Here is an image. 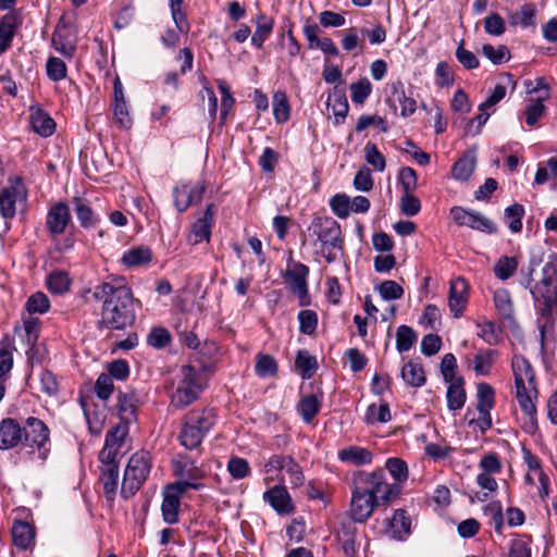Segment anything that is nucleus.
Listing matches in <instances>:
<instances>
[{
  "label": "nucleus",
  "mask_w": 557,
  "mask_h": 557,
  "mask_svg": "<svg viewBox=\"0 0 557 557\" xmlns=\"http://www.w3.org/2000/svg\"><path fill=\"white\" fill-rule=\"evenodd\" d=\"M349 516L358 523H364L381 505L387 506L399 494V486L387 482L382 469L368 472L356 471L350 481Z\"/></svg>",
  "instance_id": "f257e3e1"
},
{
  "label": "nucleus",
  "mask_w": 557,
  "mask_h": 557,
  "mask_svg": "<svg viewBox=\"0 0 557 557\" xmlns=\"http://www.w3.org/2000/svg\"><path fill=\"white\" fill-rule=\"evenodd\" d=\"M90 293L94 300L103 302L100 324L112 330H124L134 322L133 293L129 287L101 283Z\"/></svg>",
  "instance_id": "f03ea898"
},
{
  "label": "nucleus",
  "mask_w": 557,
  "mask_h": 557,
  "mask_svg": "<svg viewBox=\"0 0 557 557\" xmlns=\"http://www.w3.org/2000/svg\"><path fill=\"white\" fill-rule=\"evenodd\" d=\"M511 369L515 377L516 399L523 412L521 426L528 434H534L539 430L536 410L539 389L535 371L530 361L521 355L512 357Z\"/></svg>",
  "instance_id": "7ed1b4c3"
},
{
  "label": "nucleus",
  "mask_w": 557,
  "mask_h": 557,
  "mask_svg": "<svg viewBox=\"0 0 557 557\" xmlns=\"http://www.w3.org/2000/svg\"><path fill=\"white\" fill-rule=\"evenodd\" d=\"M219 421L213 407L195 408L183 418L178 441L188 450L198 448Z\"/></svg>",
  "instance_id": "20e7f679"
},
{
  "label": "nucleus",
  "mask_w": 557,
  "mask_h": 557,
  "mask_svg": "<svg viewBox=\"0 0 557 557\" xmlns=\"http://www.w3.org/2000/svg\"><path fill=\"white\" fill-rule=\"evenodd\" d=\"M308 232L315 237L314 245L327 263L337 260L344 252V237L339 223L331 216H315Z\"/></svg>",
  "instance_id": "39448f33"
},
{
  "label": "nucleus",
  "mask_w": 557,
  "mask_h": 557,
  "mask_svg": "<svg viewBox=\"0 0 557 557\" xmlns=\"http://www.w3.org/2000/svg\"><path fill=\"white\" fill-rule=\"evenodd\" d=\"M535 301L543 305L542 314L557 311V255L553 253L542 268V277L531 289Z\"/></svg>",
  "instance_id": "423d86ee"
},
{
  "label": "nucleus",
  "mask_w": 557,
  "mask_h": 557,
  "mask_svg": "<svg viewBox=\"0 0 557 557\" xmlns=\"http://www.w3.org/2000/svg\"><path fill=\"white\" fill-rule=\"evenodd\" d=\"M152 467V458L146 450L136 451L131 456L124 470L121 485L123 498L133 497L147 481Z\"/></svg>",
  "instance_id": "0eeeda50"
},
{
  "label": "nucleus",
  "mask_w": 557,
  "mask_h": 557,
  "mask_svg": "<svg viewBox=\"0 0 557 557\" xmlns=\"http://www.w3.org/2000/svg\"><path fill=\"white\" fill-rule=\"evenodd\" d=\"M205 387L202 374L191 366L180 369V381L172 394L171 404L176 408H184L198 399Z\"/></svg>",
  "instance_id": "6e6552de"
},
{
  "label": "nucleus",
  "mask_w": 557,
  "mask_h": 557,
  "mask_svg": "<svg viewBox=\"0 0 557 557\" xmlns=\"http://www.w3.org/2000/svg\"><path fill=\"white\" fill-rule=\"evenodd\" d=\"M201 483L190 481H177L169 484L163 491V500L161 504L162 519L168 524L178 522L181 497L188 490H200Z\"/></svg>",
  "instance_id": "1a4fd4ad"
},
{
  "label": "nucleus",
  "mask_w": 557,
  "mask_h": 557,
  "mask_svg": "<svg viewBox=\"0 0 557 557\" xmlns=\"http://www.w3.org/2000/svg\"><path fill=\"white\" fill-rule=\"evenodd\" d=\"M27 200V188L20 177L11 181L10 185L0 190V214L5 220L15 216L18 210H23Z\"/></svg>",
  "instance_id": "9d476101"
},
{
  "label": "nucleus",
  "mask_w": 557,
  "mask_h": 557,
  "mask_svg": "<svg viewBox=\"0 0 557 557\" xmlns=\"http://www.w3.org/2000/svg\"><path fill=\"white\" fill-rule=\"evenodd\" d=\"M450 215L454 222L459 226H468L485 234L497 233L496 224L481 212L466 210L462 207H453L450 209Z\"/></svg>",
  "instance_id": "9b49d317"
},
{
  "label": "nucleus",
  "mask_w": 557,
  "mask_h": 557,
  "mask_svg": "<svg viewBox=\"0 0 557 557\" xmlns=\"http://www.w3.org/2000/svg\"><path fill=\"white\" fill-rule=\"evenodd\" d=\"M309 268L302 263H295L292 269H287L283 274L288 289L298 296L299 305L307 307L310 305V297L308 293L307 277Z\"/></svg>",
  "instance_id": "f8f14e48"
},
{
  "label": "nucleus",
  "mask_w": 557,
  "mask_h": 557,
  "mask_svg": "<svg viewBox=\"0 0 557 557\" xmlns=\"http://www.w3.org/2000/svg\"><path fill=\"white\" fill-rule=\"evenodd\" d=\"M203 181L182 183L173 188V201L180 212H184L191 205L198 203L206 193Z\"/></svg>",
  "instance_id": "ddd939ff"
},
{
  "label": "nucleus",
  "mask_w": 557,
  "mask_h": 557,
  "mask_svg": "<svg viewBox=\"0 0 557 557\" xmlns=\"http://www.w3.org/2000/svg\"><path fill=\"white\" fill-rule=\"evenodd\" d=\"M274 470L285 471L289 475V483L293 487L301 486L305 482V475L300 466L290 456L273 455L270 457L264 463V471L269 473Z\"/></svg>",
  "instance_id": "4468645a"
},
{
  "label": "nucleus",
  "mask_w": 557,
  "mask_h": 557,
  "mask_svg": "<svg viewBox=\"0 0 557 557\" xmlns=\"http://www.w3.org/2000/svg\"><path fill=\"white\" fill-rule=\"evenodd\" d=\"M51 42L57 52L71 59L77 45V35L74 27L66 23H59L52 34Z\"/></svg>",
  "instance_id": "2eb2a0df"
},
{
  "label": "nucleus",
  "mask_w": 557,
  "mask_h": 557,
  "mask_svg": "<svg viewBox=\"0 0 557 557\" xmlns=\"http://www.w3.org/2000/svg\"><path fill=\"white\" fill-rule=\"evenodd\" d=\"M469 284L461 277L457 276L451 280L448 295V306L454 318H460L468 304Z\"/></svg>",
  "instance_id": "dca6fc26"
},
{
  "label": "nucleus",
  "mask_w": 557,
  "mask_h": 557,
  "mask_svg": "<svg viewBox=\"0 0 557 557\" xmlns=\"http://www.w3.org/2000/svg\"><path fill=\"white\" fill-rule=\"evenodd\" d=\"M263 500L280 516L294 513L295 505L287 488L277 484L263 493Z\"/></svg>",
  "instance_id": "f3484780"
},
{
  "label": "nucleus",
  "mask_w": 557,
  "mask_h": 557,
  "mask_svg": "<svg viewBox=\"0 0 557 557\" xmlns=\"http://www.w3.org/2000/svg\"><path fill=\"white\" fill-rule=\"evenodd\" d=\"M113 114L119 127L127 129L133 124L127 102L124 96L123 84L119 76L113 81Z\"/></svg>",
  "instance_id": "a211bd4d"
},
{
  "label": "nucleus",
  "mask_w": 557,
  "mask_h": 557,
  "mask_svg": "<svg viewBox=\"0 0 557 557\" xmlns=\"http://www.w3.org/2000/svg\"><path fill=\"white\" fill-rule=\"evenodd\" d=\"M304 36L308 42V49L321 50L323 53L337 57L339 54L338 48L334 41L329 37L320 38L321 28L315 23H307L304 26Z\"/></svg>",
  "instance_id": "6ab92c4d"
},
{
  "label": "nucleus",
  "mask_w": 557,
  "mask_h": 557,
  "mask_svg": "<svg viewBox=\"0 0 557 557\" xmlns=\"http://www.w3.org/2000/svg\"><path fill=\"white\" fill-rule=\"evenodd\" d=\"M71 220L69 206L63 201H59L49 208L46 216V226L51 235L57 236L64 233Z\"/></svg>",
  "instance_id": "aec40b11"
},
{
  "label": "nucleus",
  "mask_w": 557,
  "mask_h": 557,
  "mask_svg": "<svg viewBox=\"0 0 557 557\" xmlns=\"http://www.w3.org/2000/svg\"><path fill=\"white\" fill-rule=\"evenodd\" d=\"M23 440L30 446L41 449L50 440V430L47 424L38 418L28 417L25 420Z\"/></svg>",
  "instance_id": "412c9836"
},
{
  "label": "nucleus",
  "mask_w": 557,
  "mask_h": 557,
  "mask_svg": "<svg viewBox=\"0 0 557 557\" xmlns=\"http://www.w3.org/2000/svg\"><path fill=\"white\" fill-rule=\"evenodd\" d=\"M213 208L212 203L208 205L202 216L197 219L190 227L187 242L190 245H198L202 242H209L211 236V226L213 222Z\"/></svg>",
  "instance_id": "4be33fe9"
},
{
  "label": "nucleus",
  "mask_w": 557,
  "mask_h": 557,
  "mask_svg": "<svg viewBox=\"0 0 557 557\" xmlns=\"http://www.w3.org/2000/svg\"><path fill=\"white\" fill-rule=\"evenodd\" d=\"M24 429L12 418L0 422V449H11L23 442Z\"/></svg>",
  "instance_id": "5701e85b"
},
{
  "label": "nucleus",
  "mask_w": 557,
  "mask_h": 557,
  "mask_svg": "<svg viewBox=\"0 0 557 557\" xmlns=\"http://www.w3.org/2000/svg\"><path fill=\"white\" fill-rule=\"evenodd\" d=\"M11 532L13 544L17 548L26 550L35 544L36 533L30 523L22 520H14Z\"/></svg>",
  "instance_id": "b1692460"
},
{
  "label": "nucleus",
  "mask_w": 557,
  "mask_h": 557,
  "mask_svg": "<svg viewBox=\"0 0 557 557\" xmlns=\"http://www.w3.org/2000/svg\"><path fill=\"white\" fill-rule=\"evenodd\" d=\"M323 403V394H306L301 395L298 404L297 411L301 416L304 422L310 423L314 417L320 412Z\"/></svg>",
  "instance_id": "393cba45"
},
{
  "label": "nucleus",
  "mask_w": 557,
  "mask_h": 557,
  "mask_svg": "<svg viewBox=\"0 0 557 557\" xmlns=\"http://www.w3.org/2000/svg\"><path fill=\"white\" fill-rule=\"evenodd\" d=\"M338 459L343 462L359 467L370 465L373 459V454L368 448L352 445L341 449L338 451Z\"/></svg>",
  "instance_id": "a878e982"
},
{
  "label": "nucleus",
  "mask_w": 557,
  "mask_h": 557,
  "mask_svg": "<svg viewBox=\"0 0 557 557\" xmlns=\"http://www.w3.org/2000/svg\"><path fill=\"white\" fill-rule=\"evenodd\" d=\"M476 166L475 150H469L459 158L451 168V176L456 181L466 182L472 175Z\"/></svg>",
  "instance_id": "bb28decb"
},
{
  "label": "nucleus",
  "mask_w": 557,
  "mask_h": 557,
  "mask_svg": "<svg viewBox=\"0 0 557 557\" xmlns=\"http://www.w3.org/2000/svg\"><path fill=\"white\" fill-rule=\"evenodd\" d=\"M386 532L391 537L403 540L410 531V519L403 509L395 510L393 517L387 520Z\"/></svg>",
  "instance_id": "cd10ccee"
},
{
  "label": "nucleus",
  "mask_w": 557,
  "mask_h": 557,
  "mask_svg": "<svg viewBox=\"0 0 557 557\" xmlns=\"http://www.w3.org/2000/svg\"><path fill=\"white\" fill-rule=\"evenodd\" d=\"M447 383H449L446 392L447 407L455 411L462 408L466 403L463 379L457 377L455 381H448Z\"/></svg>",
  "instance_id": "c85d7f7f"
},
{
  "label": "nucleus",
  "mask_w": 557,
  "mask_h": 557,
  "mask_svg": "<svg viewBox=\"0 0 557 557\" xmlns=\"http://www.w3.org/2000/svg\"><path fill=\"white\" fill-rule=\"evenodd\" d=\"M30 124L35 133L42 137H49L54 133L55 123L45 111L38 109L30 114Z\"/></svg>",
  "instance_id": "c756f323"
},
{
  "label": "nucleus",
  "mask_w": 557,
  "mask_h": 557,
  "mask_svg": "<svg viewBox=\"0 0 557 557\" xmlns=\"http://www.w3.org/2000/svg\"><path fill=\"white\" fill-rule=\"evenodd\" d=\"M18 18L14 13H8L0 20V53L11 45Z\"/></svg>",
  "instance_id": "7c9ffc66"
},
{
  "label": "nucleus",
  "mask_w": 557,
  "mask_h": 557,
  "mask_svg": "<svg viewBox=\"0 0 557 557\" xmlns=\"http://www.w3.org/2000/svg\"><path fill=\"white\" fill-rule=\"evenodd\" d=\"M152 259V251L147 246L134 247L122 256V262L128 268L147 264Z\"/></svg>",
  "instance_id": "2f4dec72"
},
{
  "label": "nucleus",
  "mask_w": 557,
  "mask_h": 557,
  "mask_svg": "<svg viewBox=\"0 0 557 557\" xmlns=\"http://www.w3.org/2000/svg\"><path fill=\"white\" fill-rule=\"evenodd\" d=\"M498 352L492 349L479 350L473 359V370L476 375H488L496 361Z\"/></svg>",
  "instance_id": "473e14b6"
},
{
  "label": "nucleus",
  "mask_w": 557,
  "mask_h": 557,
  "mask_svg": "<svg viewBox=\"0 0 557 557\" xmlns=\"http://www.w3.org/2000/svg\"><path fill=\"white\" fill-rule=\"evenodd\" d=\"M104 495L108 500H113L119 484V466H110V468H101L99 478Z\"/></svg>",
  "instance_id": "72a5a7b5"
},
{
  "label": "nucleus",
  "mask_w": 557,
  "mask_h": 557,
  "mask_svg": "<svg viewBox=\"0 0 557 557\" xmlns=\"http://www.w3.org/2000/svg\"><path fill=\"white\" fill-rule=\"evenodd\" d=\"M273 27L274 22L272 18H269L263 14L258 15L256 29L251 37V44L256 48L261 49L263 47L264 41L271 35Z\"/></svg>",
  "instance_id": "f704fd0d"
},
{
  "label": "nucleus",
  "mask_w": 557,
  "mask_h": 557,
  "mask_svg": "<svg viewBox=\"0 0 557 557\" xmlns=\"http://www.w3.org/2000/svg\"><path fill=\"white\" fill-rule=\"evenodd\" d=\"M273 116L277 124H283L288 121L290 115V107L288 98L284 91H276L273 95Z\"/></svg>",
  "instance_id": "c9c22d12"
},
{
  "label": "nucleus",
  "mask_w": 557,
  "mask_h": 557,
  "mask_svg": "<svg viewBox=\"0 0 557 557\" xmlns=\"http://www.w3.org/2000/svg\"><path fill=\"white\" fill-rule=\"evenodd\" d=\"M296 369L299 371L304 380H309L314 374L318 362L315 357L311 356L307 350H299L295 360Z\"/></svg>",
  "instance_id": "e433bc0d"
},
{
  "label": "nucleus",
  "mask_w": 557,
  "mask_h": 557,
  "mask_svg": "<svg viewBox=\"0 0 557 557\" xmlns=\"http://www.w3.org/2000/svg\"><path fill=\"white\" fill-rule=\"evenodd\" d=\"M48 289L55 295H63L69 292L71 278L64 271H54L47 277Z\"/></svg>",
  "instance_id": "4c0bfd02"
},
{
  "label": "nucleus",
  "mask_w": 557,
  "mask_h": 557,
  "mask_svg": "<svg viewBox=\"0 0 557 557\" xmlns=\"http://www.w3.org/2000/svg\"><path fill=\"white\" fill-rule=\"evenodd\" d=\"M401 377L407 384L414 387H420L425 383L423 368L412 361H409L403 367Z\"/></svg>",
  "instance_id": "58836bf2"
},
{
  "label": "nucleus",
  "mask_w": 557,
  "mask_h": 557,
  "mask_svg": "<svg viewBox=\"0 0 557 557\" xmlns=\"http://www.w3.org/2000/svg\"><path fill=\"white\" fill-rule=\"evenodd\" d=\"M391 418L389 407L386 403L371 404L367 408L364 421L367 424L386 423Z\"/></svg>",
  "instance_id": "ea45409f"
},
{
  "label": "nucleus",
  "mask_w": 557,
  "mask_h": 557,
  "mask_svg": "<svg viewBox=\"0 0 557 557\" xmlns=\"http://www.w3.org/2000/svg\"><path fill=\"white\" fill-rule=\"evenodd\" d=\"M278 370L275 359L267 354L256 356L255 372L259 377H269L276 375Z\"/></svg>",
  "instance_id": "a19ab883"
},
{
  "label": "nucleus",
  "mask_w": 557,
  "mask_h": 557,
  "mask_svg": "<svg viewBox=\"0 0 557 557\" xmlns=\"http://www.w3.org/2000/svg\"><path fill=\"white\" fill-rule=\"evenodd\" d=\"M494 305L498 313L504 319L513 318V306L510 294L507 289L500 288L494 293Z\"/></svg>",
  "instance_id": "79ce46f5"
},
{
  "label": "nucleus",
  "mask_w": 557,
  "mask_h": 557,
  "mask_svg": "<svg viewBox=\"0 0 557 557\" xmlns=\"http://www.w3.org/2000/svg\"><path fill=\"white\" fill-rule=\"evenodd\" d=\"M518 267V261L515 257L503 256L494 265V274L497 278L505 281L513 275Z\"/></svg>",
  "instance_id": "37998d69"
},
{
  "label": "nucleus",
  "mask_w": 557,
  "mask_h": 557,
  "mask_svg": "<svg viewBox=\"0 0 557 557\" xmlns=\"http://www.w3.org/2000/svg\"><path fill=\"white\" fill-rule=\"evenodd\" d=\"M416 342L417 335L410 326H398L396 331V348L399 352L408 351Z\"/></svg>",
  "instance_id": "c03bdc74"
},
{
  "label": "nucleus",
  "mask_w": 557,
  "mask_h": 557,
  "mask_svg": "<svg viewBox=\"0 0 557 557\" xmlns=\"http://www.w3.org/2000/svg\"><path fill=\"white\" fill-rule=\"evenodd\" d=\"M478 336L488 345H496L500 341V331L492 321L476 323Z\"/></svg>",
  "instance_id": "a18cd8bd"
},
{
  "label": "nucleus",
  "mask_w": 557,
  "mask_h": 557,
  "mask_svg": "<svg viewBox=\"0 0 557 557\" xmlns=\"http://www.w3.org/2000/svg\"><path fill=\"white\" fill-rule=\"evenodd\" d=\"M351 101L356 104H362L372 91L371 82L367 77L360 78L349 87Z\"/></svg>",
  "instance_id": "49530a36"
},
{
  "label": "nucleus",
  "mask_w": 557,
  "mask_h": 557,
  "mask_svg": "<svg viewBox=\"0 0 557 557\" xmlns=\"http://www.w3.org/2000/svg\"><path fill=\"white\" fill-rule=\"evenodd\" d=\"M26 310L30 313L44 314L50 309V300L42 292H36L28 297L26 301Z\"/></svg>",
  "instance_id": "de8ad7c7"
},
{
  "label": "nucleus",
  "mask_w": 557,
  "mask_h": 557,
  "mask_svg": "<svg viewBox=\"0 0 557 557\" xmlns=\"http://www.w3.org/2000/svg\"><path fill=\"white\" fill-rule=\"evenodd\" d=\"M46 73L50 81L60 82L67 75V67L63 60L57 57H50L46 63Z\"/></svg>",
  "instance_id": "09e8293b"
},
{
  "label": "nucleus",
  "mask_w": 557,
  "mask_h": 557,
  "mask_svg": "<svg viewBox=\"0 0 557 557\" xmlns=\"http://www.w3.org/2000/svg\"><path fill=\"white\" fill-rule=\"evenodd\" d=\"M393 95L396 97L400 104L401 115L409 116L414 113L417 109L416 100L411 97H407L401 83L393 85Z\"/></svg>",
  "instance_id": "8fccbe9b"
},
{
  "label": "nucleus",
  "mask_w": 557,
  "mask_h": 557,
  "mask_svg": "<svg viewBox=\"0 0 557 557\" xmlns=\"http://www.w3.org/2000/svg\"><path fill=\"white\" fill-rule=\"evenodd\" d=\"M364 159L377 172H383L386 168L385 157L373 143H368L364 146Z\"/></svg>",
  "instance_id": "3c124183"
},
{
  "label": "nucleus",
  "mask_w": 557,
  "mask_h": 557,
  "mask_svg": "<svg viewBox=\"0 0 557 557\" xmlns=\"http://www.w3.org/2000/svg\"><path fill=\"white\" fill-rule=\"evenodd\" d=\"M523 215L524 208L522 205L513 203L505 209V218L509 220L508 227L512 233H518L522 230Z\"/></svg>",
  "instance_id": "603ef678"
},
{
  "label": "nucleus",
  "mask_w": 557,
  "mask_h": 557,
  "mask_svg": "<svg viewBox=\"0 0 557 557\" xmlns=\"http://www.w3.org/2000/svg\"><path fill=\"white\" fill-rule=\"evenodd\" d=\"M75 213L81 226L84 228L91 227L97 223L92 209L81 199L75 200Z\"/></svg>",
  "instance_id": "864d4df0"
},
{
  "label": "nucleus",
  "mask_w": 557,
  "mask_h": 557,
  "mask_svg": "<svg viewBox=\"0 0 557 557\" xmlns=\"http://www.w3.org/2000/svg\"><path fill=\"white\" fill-rule=\"evenodd\" d=\"M482 52L494 64H502L510 59L509 50L504 45L495 48L490 44H485L482 47Z\"/></svg>",
  "instance_id": "5fc2aeb1"
},
{
  "label": "nucleus",
  "mask_w": 557,
  "mask_h": 557,
  "mask_svg": "<svg viewBox=\"0 0 557 557\" xmlns=\"http://www.w3.org/2000/svg\"><path fill=\"white\" fill-rule=\"evenodd\" d=\"M554 178H557V157L549 158L545 165L537 168L534 182L542 185Z\"/></svg>",
  "instance_id": "6e6d98bb"
},
{
  "label": "nucleus",
  "mask_w": 557,
  "mask_h": 557,
  "mask_svg": "<svg viewBox=\"0 0 557 557\" xmlns=\"http://www.w3.org/2000/svg\"><path fill=\"white\" fill-rule=\"evenodd\" d=\"M333 213L339 219H346L350 213V198L345 194H336L330 200Z\"/></svg>",
  "instance_id": "4d7b16f0"
},
{
  "label": "nucleus",
  "mask_w": 557,
  "mask_h": 557,
  "mask_svg": "<svg viewBox=\"0 0 557 557\" xmlns=\"http://www.w3.org/2000/svg\"><path fill=\"white\" fill-rule=\"evenodd\" d=\"M299 331L302 334L311 335L315 332L318 325V315L313 310H301L298 313Z\"/></svg>",
  "instance_id": "13d9d810"
},
{
  "label": "nucleus",
  "mask_w": 557,
  "mask_h": 557,
  "mask_svg": "<svg viewBox=\"0 0 557 557\" xmlns=\"http://www.w3.org/2000/svg\"><path fill=\"white\" fill-rule=\"evenodd\" d=\"M227 470L235 480H242L250 473L248 461L240 457H232L227 462Z\"/></svg>",
  "instance_id": "bf43d9fd"
},
{
  "label": "nucleus",
  "mask_w": 557,
  "mask_h": 557,
  "mask_svg": "<svg viewBox=\"0 0 557 557\" xmlns=\"http://www.w3.org/2000/svg\"><path fill=\"white\" fill-rule=\"evenodd\" d=\"M171 342V334L164 327H154L150 331L147 337V343L153 348H163Z\"/></svg>",
  "instance_id": "052dcab7"
},
{
  "label": "nucleus",
  "mask_w": 557,
  "mask_h": 557,
  "mask_svg": "<svg viewBox=\"0 0 557 557\" xmlns=\"http://www.w3.org/2000/svg\"><path fill=\"white\" fill-rule=\"evenodd\" d=\"M113 391H114L113 379H111V376L109 374H107L106 372L101 373L98 376L96 384H95L96 395L100 399L107 400L112 395Z\"/></svg>",
  "instance_id": "680f3d73"
},
{
  "label": "nucleus",
  "mask_w": 557,
  "mask_h": 557,
  "mask_svg": "<svg viewBox=\"0 0 557 557\" xmlns=\"http://www.w3.org/2000/svg\"><path fill=\"white\" fill-rule=\"evenodd\" d=\"M329 104L332 107V111L335 116V124H342L349 110L347 99L344 96H334L333 99H329Z\"/></svg>",
  "instance_id": "e2e57ef3"
},
{
  "label": "nucleus",
  "mask_w": 557,
  "mask_h": 557,
  "mask_svg": "<svg viewBox=\"0 0 557 557\" xmlns=\"http://www.w3.org/2000/svg\"><path fill=\"white\" fill-rule=\"evenodd\" d=\"M386 469L397 482L406 481L408 478L407 463L399 458H389L386 461Z\"/></svg>",
  "instance_id": "0e129e2a"
},
{
  "label": "nucleus",
  "mask_w": 557,
  "mask_h": 557,
  "mask_svg": "<svg viewBox=\"0 0 557 557\" xmlns=\"http://www.w3.org/2000/svg\"><path fill=\"white\" fill-rule=\"evenodd\" d=\"M487 110H480V113L473 119L469 120L465 127L466 136H476L481 133L482 127L486 124L490 119Z\"/></svg>",
  "instance_id": "69168bd1"
},
{
  "label": "nucleus",
  "mask_w": 557,
  "mask_h": 557,
  "mask_svg": "<svg viewBox=\"0 0 557 557\" xmlns=\"http://www.w3.org/2000/svg\"><path fill=\"white\" fill-rule=\"evenodd\" d=\"M484 30L492 36H500L506 30L503 17L498 13H491L484 18Z\"/></svg>",
  "instance_id": "338daca9"
},
{
  "label": "nucleus",
  "mask_w": 557,
  "mask_h": 557,
  "mask_svg": "<svg viewBox=\"0 0 557 557\" xmlns=\"http://www.w3.org/2000/svg\"><path fill=\"white\" fill-rule=\"evenodd\" d=\"M400 209L405 215L413 216L419 213L421 209V202L413 195V193H403L400 199Z\"/></svg>",
  "instance_id": "774afa93"
}]
</instances>
